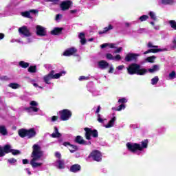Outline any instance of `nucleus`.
<instances>
[{
  "label": "nucleus",
  "instance_id": "ea45409f",
  "mask_svg": "<svg viewBox=\"0 0 176 176\" xmlns=\"http://www.w3.org/2000/svg\"><path fill=\"white\" fill-rule=\"evenodd\" d=\"M8 162L10 163V164H14V163L17 162V160L14 158H10L8 160Z\"/></svg>",
  "mask_w": 176,
  "mask_h": 176
},
{
  "label": "nucleus",
  "instance_id": "de8ad7c7",
  "mask_svg": "<svg viewBox=\"0 0 176 176\" xmlns=\"http://www.w3.org/2000/svg\"><path fill=\"white\" fill-rule=\"evenodd\" d=\"M86 42H87L86 37L82 38L80 39L81 45H86Z\"/></svg>",
  "mask_w": 176,
  "mask_h": 176
},
{
  "label": "nucleus",
  "instance_id": "0eeeda50",
  "mask_svg": "<svg viewBox=\"0 0 176 176\" xmlns=\"http://www.w3.org/2000/svg\"><path fill=\"white\" fill-rule=\"evenodd\" d=\"M60 119L63 120V122H66V120H69L71 116H72V112L69 109H63L59 111Z\"/></svg>",
  "mask_w": 176,
  "mask_h": 176
},
{
  "label": "nucleus",
  "instance_id": "5fc2aeb1",
  "mask_svg": "<svg viewBox=\"0 0 176 176\" xmlns=\"http://www.w3.org/2000/svg\"><path fill=\"white\" fill-rule=\"evenodd\" d=\"M55 156L56 157H57L58 159H61V153H58V152H56L55 153Z\"/></svg>",
  "mask_w": 176,
  "mask_h": 176
},
{
  "label": "nucleus",
  "instance_id": "f8f14e48",
  "mask_svg": "<svg viewBox=\"0 0 176 176\" xmlns=\"http://www.w3.org/2000/svg\"><path fill=\"white\" fill-rule=\"evenodd\" d=\"M75 142L79 144L80 145H91V142H88L83 140V137L80 135H77L75 138Z\"/></svg>",
  "mask_w": 176,
  "mask_h": 176
},
{
  "label": "nucleus",
  "instance_id": "37998d69",
  "mask_svg": "<svg viewBox=\"0 0 176 176\" xmlns=\"http://www.w3.org/2000/svg\"><path fill=\"white\" fill-rule=\"evenodd\" d=\"M89 76H81L79 77L78 80H89Z\"/></svg>",
  "mask_w": 176,
  "mask_h": 176
},
{
  "label": "nucleus",
  "instance_id": "423d86ee",
  "mask_svg": "<svg viewBox=\"0 0 176 176\" xmlns=\"http://www.w3.org/2000/svg\"><path fill=\"white\" fill-rule=\"evenodd\" d=\"M88 158H91L94 162H101L102 160V154L98 150H94L90 153Z\"/></svg>",
  "mask_w": 176,
  "mask_h": 176
},
{
  "label": "nucleus",
  "instance_id": "ddd939ff",
  "mask_svg": "<svg viewBox=\"0 0 176 176\" xmlns=\"http://www.w3.org/2000/svg\"><path fill=\"white\" fill-rule=\"evenodd\" d=\"M77 52H78V50L72 47L66 50L63 52V56H65V57H69L70 56H74Z\"/></svg>",
  "mask_w": 176,
  "mask_h": 176
},
{
  "label": "nucleus",
  "instance_id": "1a4fd4ad",
  "mask_svg": "<svg viewBox=\"0 0 176 176\" xmlns=\"http://www.w3.org/2000/svg\"><path fill=\"white\" fill-rule=\"evenodd\" d=\"M140 54L134 53H128L124 58V60L126 63H130L131 61H137V58Z\"/></svg>",
  "mask_w": 176,
  "mask_h": 176
},
{
  "label": "nucleus",
  "instance_id": "c85d7f7f",
  "mask_svg": "<svg viewBox=\"0 0 176 176\" xmlns=\"http://www.w3.org/2000/svg\"><path fill=\"white\" fill-rule=\"evenodd\" d=\"M0 134H2V135H6L8 134V130L5 126H0Z\"/></svg>",
  "mask_w": 176,
  "mask_h": 176
},
{
  "label": "nucleus",
  "instance_id": "e2e57ef3",
  "mask_svg": "<svg viewBox=\"0 0 176 176\" xmlns=\"http://www.w3.org/2000/svg\"><path fill=\"white\" fill-rule=\"evenodd\" d=\"M109 74H113V67H110Z\"/></svg>",
  "mask_w": 176,
  "mask_h": 176
},
{
  "label": "nucleus",
  "instance_id": "864d4df0",
  "mask_svg": "<svg viewBox=\"0 0 176 176\" xmlns=\"http://www.w3.org/2000/svg\"><path fill=\"white\" fill-rule=\"evenodd\" d=\"M58 120V117L56 116H53L52 117V122H56V121Z\"/></svg>",
  "mask_w": 176,
  "mask_h": 176
},
{
  "label": "nucleus",
  "instance_id": "412c9836",
  "mask_svg": "<svg viewBox=\"0 0 176 176\" xmlns=\"http://www.w3.org/2000/svg\"><path fill=\"white\" fill-rule=\"evenodd\" d=\"M116 120V117H113V118H111L107 124H106L104 126L106 129H109L111 127H113V126L115 125V121Z\"/></svg>",
  "mask_w": 176,
  "mask_h": 176
},
{
  "label": "nucleus",
  "instance_id": "cd10ccee",
  "mask_svg": "<svg viewBox=\"0 0 176 176\" xmlns=\"http://www.w3.org/2000/svg\"><path fill=\"white\" fill-rule=\"evenodd\" d=\"M21 16H23V17H26L27 19H32V16H31V13L30 12V11H25V12H21Z\"/></svg>",
  "mask_w": 176,
  "mask_h": 176
},
{
  "label": "nucleus",
  "instance_id": "f3484780",
  "mask_svg": "<svg viewBox=\"0 0 176 176\" xmlns=\"http://www.w3.org/2000/svg\"><path fill=\"white\" fill-rule=\"evenodd\" d=\"M98 65L100 69H107L109 67V63L104 60H102L98 63Z\"/></svg>",
  "mask_w": 176,
  "mask_h": 176
},
{
  "label": "nucleus",
  "instance_id": "aec40b11",
  "mask_svg": "<svg viewBox=\"0 0 176 176\" xmlns=\"http://www.w3.org/2000/svg\"><path fill=\"white\" fill-rule=\"evenodd\" d=\"M56 163L58 164V168H59V170H63L65 168V162L64 161V160H59L56 162Z\"/></svg>",
  "mask_w": 176,
  "mask_h": 176
},
{
  "label": "nucleus",
  "instance_id": "603ef678",
  "mask_svg": "<svg viewBox=\"0 0 176 176\" xmlns=\"http://www.w3.org/2000/svg\"><path fill=\"white\" fill-rule=\"evenodd\" d=\"M107 46H109V43H104L100 45L101 49H105V47H107Z\"/></svg>",
  "mask_w": 176,
  "mask_h": 176
},
{
  "label": "nucleus",
  "instance_id": "f03ea898",
  "mask_svg": "<svg viewBox=\"0 0 176 176\" xmlns=\"http://www.w3.org/2000/svg\"><path fill=\"white\" fill-rule=\"evenodd\" d=\"M32 152L31 154V157L32 159L30 160V164L33 168H36L38 167H41L42 166L41 162H36L38 160H41L43 157V151H42V148L38 144H34L32 146Z\"/></svg>",
  "mask_w": 176,
  "mask_h": 176
},
{
  "label": "nucleus",
  "instance_id": "2f4dec72",
  "mask_svg": "<svg viewBox=\"0 0 176 176\" xmlns=\"http://www.w3.org/2000/svg\"><path fill=\"white\" fill-rule=\"evenodd\" d=\"M155 58H156V56H148L146 58V61H147V63H155Z\"/></svg>",
  "mask_w": 176,
  "mask_h": 176
},
{
  "label": "nucleus",
  "instance_id": "a18cd8bd",
  "mask_svg": "<svg viewBox=\"0 0 176 176\" xmlns=\"http://www.w3.org/2000/svg\"><path fill=\"white\" fill-rule=\"evenodd\" d=\"M30 105L31 107H38V103L35 100H33L30 102Z\"/></svg>",
  "mask_w": 176,
  "mask_h": 176
},
{
  "label": "nucleus",
  "instance_id": "9b49d317",
  "mask_svg": "<svg viewBox=\"0 0 176 176\" xmlns=\"http://www.w3.org/2000/svg\"><path fill=\"white\" fill-rule=\"evenodd\" d=\"M19 34H21V35L26 36V38H28L32 35L31 34V32H30V30H28V28L27 26H22V27L19 28Z\"/></svg>",
  "mask_w": 176,
  "mask_h": 176
},
{
  "label": "nucleus",
  "instance_id": "a19ab883",
  "mask_svg": "<svg viewBox=\"0 0 176 176\" xmlns=\"http://www.w3.org/2000/svg\"><path fill=\"white\" fill-rule=\"evenodd\" d=\"M106 58H107L108 60H115V58L113 57L112 54H107Z\"/></svg>",
  "mask_w": 176,
  "mask_h": 176
},
{
  "label": "nucleus",
  "instance_id": "8fccbe9b",
  "mask_svg": "<svg viewBox=\"0 0 176 176\" xmlns=\"http://www.w3.org/2000/svg\"><path fill=\"white\" fill-rule=\"evenodd\" d=\"M78 38H79V39H83V38H86V37L85 36V33L80 32V33L79 34V35H78Z\"/></svg>",
  "mask_w": 176,
  "mask_h": 176
},
{
  "label": "nucleus",
  "instance_id": "4468645a",
  "mask_svg": "<svg viewBox=\"0 0 176 176\" xmlns=\"http://www.w3.org/2000/svg\"><path fill=\"white\" fill-rule=\"evenodd\" d=\"M72 4V2L71 1L67 0V1H63L60 3V8L61 10H63V12H65V10H68V9L71 8Z\"/></svg>",
  "mask_w": 176,
  "mask_h": 176
},
{
  "label": "nucleus",
  "instance_id": "052dcab7",
  "mask_svg": "<svg viewBox=\"0 0 176 176\" xmlns=\"http://www.w3.org/2000/svg\"><path fill=\"white\" fill-rule=\"evenodd\" d=\"M124 68V65H119L118 67V71H122V69H123Z\"/></svg>",
  "mask_w": 176,
  "mask_h": 176
},
{
  "label": "nucleus",
  "instance_id": "a878e982",
  "mask_svg": "<svg viewBox=\"0 0 176 176\" xmlns=\"http://www.w3.org/2000/svg\"><path fill=\"white\" fill-rule=\"evenodd\" d=\"M140 148L141 151H142V149L148 148V139H145L144 140L141 142Z\"/></svg>",
  "mask_w": 176,
  "mask_h": 176
},
{
  "label": "nucleus",
  "instance_id": "49530a36",
  "mask_svg": "<svg viewBox=\"0 0 176 176\" xmlns=\"http://www.w3.org/2000/svg\"><path fill=\"white\" fill-rule=\"evenodd\" d=\"M32 112H38L39 111V108L36 107H31Z\"/></svg>",
  "mask_w": 176,
  "mask_h": 176
},
{
  "label": "nucleus",
  "instance_id": "f704fd0d",
  "mask_svg": "<svg viewBox=\"0 0 176 176\" xmlns=\"http://www.w3.org/2000/svg\"><path fill=\"white\" fill-rule=\"evenodd\" d=\"M126 105L124 104H121L120 106L117 107V108L115 109V111H120L122 109H125Z\"/></svg>",
  "mask_w": 176,
  "mask_h": 176
},
{
  "label": "nucleus",
  "instance_id": "09e8293b",
  "mask_svg": "<svg viewBox=\"0 0 176 176\" xmlns=\"http://www.w3.org/2000/svg\"><path fill=\"white\" fill-rule=\"evenodd\" d=\"M122 50H123V47H120L114 51V53H116H116H120V52H122Z\"/></svg>",
  "mask_w": 176,
  "mask_h": 176
},
{
  "label": "nucleus",
  "instance_id": "0e129e2a",
  "mask_svg": "<svg viewBox=\"0 0 176 176\" xmlns=\"http://www.w3.org/2000/svg\"><path fill=\"white\" fill-rule=\"evenodd\" d=\"M5 38V34L3 33H0V41Z\"/></svg>",
  "mask_w": 176,
  "mask_h": 176
},
{
  "label": "nucleus",
  "instance_id": "4d7b16f0",
  "mask_svg": "<svg viewBox=\"0 0 176 176\" xmlns=\"http://www.w3.org/2000/svg\"><path fill=\"white\" fill-rule=\"evenodd\" d=\"M30 13H34V14L36 13H38V10H29Z\"/></svg>",
  "mask_w": 176,
  "mask_h": 176
},
{
  "label": "nucleus",
  "instance_id": "4c0bfd02",
  "mask_svg": "<svg viewBox=\"0 0 176 176\" xmlns=\"http://www.w3.org/2000/svg\"><path fill=\"white\" fill-rule=\"evenodd\" d=\"M175 78H176L175 71H172V72L169 74V79H175Z\"/></svg>",
  "mask_w": 176,
  "mask_h": 176
},
{
  "label": "nucleus",
  "instance_id": "5701e85b",
  "mask_svg": "<svg viewBox=\"0 0 176 176\" xmlns=\"http://www.w3.org/2000/svg\"><path fill=\"white\" fill-rule=\"evenodd\" d=\"M54 129L55 133L51 134V137H52V138H60V137H61V133L58 132V129L57 128V126H54Z\"/></svg>",
  "mask_w": 176,
  "mask_h": 176
},
{
  "label": "nucleus",
  "instance_id": "39448f33",
  "mask_svg": "<svg viewBox=\"0 0 176 176\" xmlns=\"http://www.w3.org/2000/svg\"><path fill=\"white\" fill-rule=\"evenodd\" d=\"M85 133V137L86 140H91V135L94 137V138H98V131L96 129H91L90 128L86 127L84 129Z\"/></svg>",
  "mask_w": 176,
  "mask_h": 176
},
{
  "label": "nucleus",
  "instance_id": "393cba45",
  "mask_svg": "<svg viewBox=\"0 0 176 176\" xmlns=\"http://www.w3.org/2000/svg\"><path fill=\"white\" fill-rule=\"evenodd\" d=\"M19 67H21V68H28V67H30V63L25 62L23 60H21L19 63Z\"/></svg>",
  "mask_w": 176,
  "mask_h": 176
},
{
  "label": "nucleus",
  "instance_id": "2eb2a0df",
  "mask_svg": "<svg viewBox=\"0 0 176 176\" xmlns=\"http://www.w3.org/2000/svg\"><path fill=\"white\" fill-rule=\"evenodd\" d=\"M9 144H6L3 147L0 146V157H3L5 155H8L9 153Z\"/></svg>",
  "mask_w": 176,
  "mask_h": 176
},
{
  "label": "nucleus",
  "instance_id": "3c124183",
  "mask_svg": "<svg viewBox=\"0 0 176 176\" xmlns=\"http://www.w3.org/2000/svg\"><path fill=\"white\" fill-rule=\"evenodd\" d=\"M114 60H117L118 61H119L120 60H122V56H120V54H117L114 57Z\"/></svg>",
  "mask_w": 176,
  "mask_h": 176
},
{
  "label": "nucleus",
  "instance_id": "7c9ffc66",
  "mask_svg": "<svg viewBox=\"0 0 176 176\" xmlns=\"http://www.w3.org/2000/svg\"><path fill=\"white\" fill-rule=\"evenodd\" d=\"M162 5H173L174 0H162Z\"/></svg>",
  "mask_w": 176,
  "mask_h": 176
},
{
  "label": "nucleus",
  "instance_id": "20e7f679",
  "mask_svg": "<svg viewBox=\"0 0 176 176\" xmlns=\"http://www.w3.org/2000/svg\"><path fill=\"white\" fill-rule=\"evenodd\" d=\"M54 70H52L47 75L43 77V80L47 85H50V81L51 79H58L60 76H63V74H65V72H62L60 73L55 74Z\"/></svg>",
  "mask_w": 176,
  "mask_h": 176
},
{
  "label": "nucleus",
  "instance_id": "c756f323",
  "mask_svg": "<svg viewBox=\"0 0 176 176\" xmlns=\"http://www.w3.org/2000/svg\"><path fill=\"white\" fill-rule=\"evenodd\" d=\"M28 71L30 74H35L36 72V65H31L28 67Z\"/></svg>",
  "mask_w": 176,
  "mask_h": 176
},
{
  "label": "nucleus",
  "instance_id": "680f3d73",
  "mask_svg": "<svg viewBox=\"0 0 176 176\" xmlns=\"http://www.w3.org/2000/svg\"><path fill=\"white\" fill-rule=\"evenodd\" d=\"M108 46H109L110 49H115V44L113 43H110Z\"/></svg>",
  "mask_w": 176,
  "mask_h": 176
},
{
  "label": "nucleus",
  "instance_id": "72a5a7b5",
  "mask_svg": "<svg viewBox=\"0 0 176 176\" xmlns=\"http://www.w3.org/2000/svg\"><path fill=\"white\" fill-rule=\"evenodd\" d=\"M157 82H159V77L157 76L151 79V85H157Z\"/></svg>",
  "mask_w": 176,
  "mask_h": 176
},
{
  "label": "nucleus",
  "instance_id": "58836bf2",
  "mask_svg": "<svg viewBox=\"0 0 176 176\" xmlns=\"http://www.w3.org/2000/svg\"><path fill=\"white\" fill-rule=\"evenodd\" d=\"M149 16L151 17V19H152V20H156L157 18H156V15H155V12L151 11L149 12Z\"/></svg>",
  "mask_w": 176,
  "mask_h": 176
},
{
  "label": "nucleus",
  "instance_id": "6ab92c4d",
  "mask_svg": "<svg viewBox=\"0 0 176 176\" xmlns=\"http://www.w3.org/2000/svg\"><path fill=\"white\" fill-rule=\"evenodd\" d=\"M82 167L80 166V165L75 164L70 167L69 170L71 171V173H78V171H80Z\"/></svg>",
  "mask_w": 176,
  "mask_h": 176
},
{
  "label": "nucleus",
  "instance_id": "c9c22d12",
  "mask_svg": "<svg viewBox=\"0 0 176 176\" xmlns=\"http://www.w3.org/2000/svg\"><path fill=\"white\" fill-rule=\"evenodd\" d=\"M19 84L14 82L9 84V87H11V89H19Z\"/></svg>",
  "mask_w": 176,
  "mask_h": 176
},
{
  "label": "nucleus",
  "instance_id": "6e6552de",
  "mask_svg": "<svg viewBox=\"0 0 176 176\" xmlns=\"http://www.w3.org/2000/svg\"><path fill=\"white\" fill-rule=\"evenodd\" d=\"M126 146L129 151V152H131L132 153H135L137 151H141V144L138 143H130L127 142L126 144Z\"/></svg>",
  "mask_w": 176,
  "mask_h": 176
},
{
  "label": "nucleus",
  "instance_id": "bb28decb",
  "mask_svg": "<svg viewBox=\"0 0 176 176\" xmlns=\"http://www.w3.org/2000/svg\"><path fill=\"white\" fill-rule=\"evenodd\" d=\"M9 153H12L14 156H16V155H20V151L12 149V146H10V144H9Z\"/></svg>",
  "mask_w": 176,
  "mask_h": 176
},
{
  "label": "nucleus",
  "instance_id": "9d476101",
  "mask_svg": "<svg viewBox=\"0 0 176 176\" xmlns=\"http://www.w3.org/2000/svg\"><path fill=\"white\" fill-rule=\"evenodd\" d=\"M36 34L38 36H46V29L43 26L38 25L36 26Z\"/></svg>",
  "mask_w": 176,
  "mask_h": 176
},
{
  "label": "nucleus",
  "instance_id": "13d9d810",
  "mask_svg": "<svg viewBox=\"0 0 176 176\" xmlns=\"http://www.w3.org/2000/svg\"><path fill=\"white\" fill-rule=\"evenodd\" d=\"M24 109H25V111H27V112H28L29 113H31V112H32V109H31V107H25Z\"/></svg>",
  "mask_w": 176,
  "mask_h": 176
},
{
  "label": "nucleus",
  "instance_id": "a211bd4d",
  "mask_svg": "<svg viewBox=\"0 0 176 176\" xmlns=\"http://www.w3.org/2000/svg\"><path fill=\"white\" fill-rule=\"evenodd\" d=\"M63 28H54L50 32L51 35H61L63 34Z\"/></svg>",
  "mask_w": 176,
  "mask_h": 176
},
{
  "label": "nucleus",
  "instance_id": "e433bc0d",
  "mask_svg": "<svg viewBox=\"0 0 176 176\" xmlns=\"http://www.w3.org/2000/svg\"><path fill=\"white\" fill-rule=\"evenodd\" d=\"M148 19H149V16L148 15H142L139 18V20H140V21H146V20H148Z\"/></svg>",
  "mask_w": 176,
  "mask_h": 176
},
{
  "label": "nucleus",
  "instance_id": "f257e3e1",
  "mask_svg": "<svg viewBox=\"0 0 176 176\" xmlns=\"http://www.w3.org/2000/svg\"><path fill=\"white\" fill-rule=\"evenodd\" d=\"M127 74L129 75H146L148 72L153 74L156 71H159V65H154L153 68L146 69L145 68H141V65L137 63H132L126 67Z\"/></svg>",
  "mask_w": 176,
  "mask_h": 176
},
{
  "label": "nucleus",
  "instance_id": "338daca9",
  "mask_svg": "<svg viewBox=\"0 0 176 176\" xmlns=\"http://www.w3.org/2000/svg\"><path fill=\"white\" fill-rule=\"evenodd\" d=\"M8 79V76H3V77H1V80H6Z\"/></svg>",
  "mask_w": 176,
  "mask_h": 176
},
{
  "label": "nucleus",
  "instance_id": "bf43d9fd",
  "mask_svg": "<svg viewBox=\"0 0 176 176\" xmlns=\"http://www.w3.org/2000/svg\"><path fill=\"white\" fill-rule=\"evenodd\" d=\"M101 111V106H98V108L95 112V113H100V111Z\"/></svg>",
  "mask_w": 176,
  "mask_h": 176
},
{
  "label": "nucleus",
  "instance_id": "79ce46f5",
  "mask_svg": "<svg viewBox=\"0 0 176 176\" xmlns=\"http://www.w3.org/2000/svg\"><path fill=\"white\" fill-rule=\"evenodd\" d=\"M118 102H119V104H126V102H127V99H126L124 98L119 99Z\"/></svg>",
  "mask_w": 176,
  "mask_h": 176
},
{
  "label": "nucleus",
  "instance_id": "c03bdc74",
  "mask_svg": "<svg viewBox=\"0 0 176 176\" xmlns=\"http://www.w3.org/2000/svg\"><path fill=\"white\" fill-rule=\"evenodd\" d=\"M97 115H98V122H99V123H104V120L101 118V114L98 113H97Z\"/></svg>",
  "mask_w": 176,
  "mask_h": 176
},
{
  "label": "nucleus",
  "instance_id": "69168bd1",
  "mask_svg": "<svg viewBox=\"0 0 176 176\" xmlns=\"http://www.w3.org/2000/svg\"><path fill=\"white\" fill-rule=\"evenodd\" d=\"M78 12V10H70V13H72V14H74V13H76Z\"/></svg>",
  "mask_w": 176,
  "mask_h": 176
},
{
  "label": "nucleus",
  "instance_id": "4be33fe9",
  "mask_svg": "<svg viewBox=\"0 0 176 176\" xmlns=\"http://www.w3.org/2000/svg\"><path fill=\"white\" fill-rule=\"evenodd\" d=\"M163 52V50L159 48H151L144 52V54H148V53H159Z\"/></svg>",
  "mask_w": 176,
  "mask_h": 176
},
{
  "label": "nucleus",
  "instance_id": "7ed1b4c3",
  "mask_svg": "<svg viewBox=\"0 0 176 176\" xmlns=\"http://www.w3.org/2000/svg\"><path fill=\"white\" fill-rule=\"evenodd\" d=\"M18 134L21 138L28 137V138L31 139L36 137V131H35V129L34 128H31L30 129H21L19 130Z\"/></svg>",
  "mask_w": 176,
  "mask_h": 176
},
{
  "label": "nucleus",
  "instance_id": "6e6d98bb",
  "mask_svg": "<svg viewBox=\"0 0 176 176\" xmlns=\"http://www.w3.org/2000/svg\"><path fill=\"white\" fill-rule=\"evenodd\" d=\"M23 164H28L30 161L28 159H24L22 160Z\"/></svg>",
  "mask_w": 176,
  "mask_h": 176
},
{
  "label": "nucleus",
  "instance_id": "b1692460",
  "mask_svg": "<svg viewBox=\"0 0 176 176\" xmlns=\"http://www.w3.org/2000/svg\"><path fill=\"white\" fill-rule=\"evenodd\" d=\"M111 30H113V26L110 24L108 27H105L102 31H99L98 34L99 35H102V34H107V32H108V31H111Z\"/></svg>",
  "mask_w": 176,
  "mask_h": 176
},
{
  "label": "nucleus",
  "instance_id": "473e14b6",
  "mask_svg": "<svg viewBox=\"0 0 176 176\" xmlns=\"http://www.w3.org/2000/svg\"><path fill=\"white\" fill-rule=\"evenodd\" d=\"M171 28L176 30V21L175 20H170L168 21Z\"/></svg>",
  "mask_w": 176,
  "mask_h": 176
},
{
  "label": "nucleus",
  "instance_id": "774afa93",
  "mask_svg": "<svg viewBox=\"0 0 176 176\" xmlns=\"http://www.w3.org/2000/svg\"><path fill=\"white\" fill-rule=\"evenodd\" d=\"M147 47H153V44H152L151 42H148Z\"/></svg>",
  "mask_w": 176,
  "mask_h": 176
},
{
  "label": "nucleus",
  "instance_id": "dca6fc26",
  "mask_svg": "<svg viewBox=\"0 0 176 176\" xmlns=\"http://www.w3.org/2000/svg\"><path fill=\"white\" fill-rule=\"evenodd\" d=\"M63 146H71L72 148L69 149V152H71V153H74V152H76V151H78L79 149L78 148V146L71 144V143L69 142H63Z\"/></svg>",
  "mask_w": 176,
  "mask_h": 176
}]
</instances>
